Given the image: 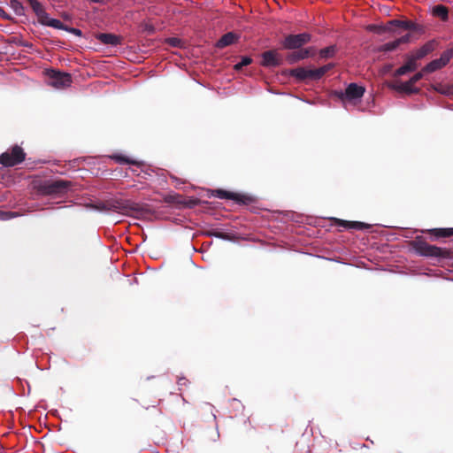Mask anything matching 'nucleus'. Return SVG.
I'll use <instances>...</instances> for the list:
<instances>
[{
  "label": "nucleus",
  "instance_id": "nucleus-12",
  "mask_svg": "<svg viewBox=\"0 0 453 453\" xmlns=\"http://www.w3.org/2000/svg\"><path fill=\"white\" fill-rule=\"evenodd\" d=\"M417 59L412 56H408L405 63L397 68L395 73V77H400L409 73L414 72L418 68Z\"/></svg>",
  "mask_w": 453,
  "mask_h": 453
},
{
  "label": "nucleus",
  "instance_id": "nucleus-17",
  "mask_svg": "<svg viewBox=\"0 0 453 453\" xmlns=\"http://www.w3.org/2000/svg\"><path fill=\"white\" fill-rule=\"evenodd\" d=\"M437 42L435 40H430L422 45L412 56L419 60L425 58L427 54L434 51L436 47Z\"/></svg>",
  "mask_w": 453,
  "mask_h": 453
},
{
  "label": "nucleus",
  "instance_id": "nucleus-28",
  "mask_svg": "<svg viewBox=\"0 0 453 453\" xmlns=\"http://www.w3.org/2000/svg\"><path fill=\"white\" fill-rule=\"evenodd\" d=\"M452 58H453V48H449L441 53L439 59L441 60V64L444 66H446L449 63V61Z\"/></svg>",
  "mask_w": 453,
  "mask_h": 453
},
{
  "label": "nucleus",
  "instance_id": "nucleus-8",
  "mask_svg": "<svg viewBox=\"0 0 453 453\" xmlns=\"http://www.w3.org/2000/svg\"><path fill=\"white\" fill-rule=\"evenodd\" d=\"M212 195L219 199H229L234 201L238 204L248 205L255 201L254 197L249 195L231 192L224 189H215Z\"/></svg>",
  "mask_w": 453,
  "mask_h": 453
},
{
  "label": "nucleus",
  "instance_id": "nucleus-34",
  "mask_svg": "<svg viewBox=\"0 0 453 453\" xmlns=\"http://www.w3.org/2000/svg\"><path fill=\"white\" fill-rule=\"evenodd\" d=\"M334 67V63H328V64L324 65L323 66L318 68L320 78H322L328 71H330Z\"/></svg>",
  "mask_w": 453,
  "mask_h": 453
},
{
  "label": "nucleus",
  "instance_id": "nucleus-35",
  "mask_svg": "<svg viewBox=\"0 0 453 453\" xmlns=\"http://www.w3.org/2000/svg\"><path fill=\"white\" fill-rule=\"evenodd\" d=\"M142 28L143 32L147 33L150 35H154L156 32L155 27L150 23H142Z\"/></svg>",
  "mask_w": 453,
  "mask_h": 453
},
{
  "label": "nucleus",
  "instance_id": "nucleus-16",
  "mask_svg": "<svg viewBox=\"0 0 453 453\" xmlns=\"http://www.w3.org/2000/svg\"><path fill=\"white\" fill-rule=\"evenodd\" d=\"M239 40V35L234 32H227L223 35L216 42L215 46L218 49H224L235 43Z\"/></svg>",
  "mask_w": 453,
  "mask_h": 453
},
{
  "label": "nucleus",
  "instance_id": "nucleus-44",
  "mask_svg": "<svg viewBox=\"0 0 453 453\" xmlns=\"http://www.w3.org/2000/svg\"><path fill=\"white\" fill-rule=\"evenodd\" d=\"M452 48H453V46H452Z\"/></svg>",
  "mask_w": 453,
  "mask_h": 453
},
{
  "label": "nucleus",
  "instance_id": "nucleus-11",
  "mask_svg": "<svg viewBox=\"0 0 453 453\" xmlns=\"http://www.w3.org/2000/svg\"><path fill=\"white\" fill-rule=\"evenodd\" d=\"M330 219L334 221V226L343 227L345 229L368 230L372 227V225L361 221H348L336 218H331Z\"/></svg>",
  "mask_w": 453,
  "mask_h": 453
},
{
  "label": "nucleus",
  "instance_id": "nucleus-32",
  "mask_svg": "<svg viewBox=\"0 0 453 453\" xmlns=\"http://www.w3.org/2000/svg\"><path fill=\"white\" fill-rule=\"evenodd\" d=\"M320 79L321 78H320V75H319L318 68H316V69H307L306 80L319 81Z\"/></svg>",
  "mask_w": 453,
  "mask_h": 453
},
{
  "label": "nucleus",
  "instance_id": "nucleus-1",
  "mask_svg": "<svg viewBox=\"0 0 453 453\" xmlns=\"http://www.w3.org/2000/svg\"><path fill=\"white\" fill-rule=\"evenodd\" d=\"M394 27H400L405 30L417 32L418 34H423L425 31L423 26L410 19H391L388 21L385 25L372 26L370 30L379 35H381L384 33H394Z\"/></svg>",
  "mask_w": 453,
  "mask_h": 453
},
{
  "label": "nucleus",
  "instance_id": "nucleus-25",
  "mask_svg": "<svg viewBox=\"0 0 453 453\" xmlns=\"http://www.w3.org/2000/svg\"><path fill=\"white\" fill-rule=\"evenodd\" d=\"M208 236H214L216 238L225 240V241H233L234 235L231 234L224 233L223 231L213 229L207 233Z\"/></svg>",
  "mask_w": 453,
  "mask_h": 453
},
{
  "label": "nucleus",
  "instance_id": "nucleus-26",
  "mask_svg": "<svg viewBox=\"0 0 453 453\" xmlns=\"http://www.w3.org/2000/svg\"><path fill=\"white\" fill-rule=\"evenodd\" d=\"M399 46H398L396 41L394 40L392 42H386V43H384L382 45H380L377 48V51L378 52H383V53L391 52V51L395 50Z\"/></svg>",
  "mask_w": 453,
  "mask_h": 453
},
{
  "label": "nucleus",
  "instance_id": "nucleus-38",
  "mask_svg": "<svg viewBox=\"0 0 453 453\" xmlns=\"http://www.w3.org/2000/svg\"><path fill=\"white\" fill-rule=\"evenodd\" d=\"M65 31L70 33V34H73L76 36H79V37H81L82 36V31L79 28H76V27H68L66 26V29H65Z\"/></svg>",
  "mask_w": 453,
  "mask_h": 453
},
{
  "label": "nucleus",
  "instance_id": "nucleus-4",
  "mask_svg": "<svg viewBox=\"0 0 453 453\" xmlns=\"http://www.w3.org/2000/svg\"><path fill=\"white\" fill-rule=\"evenodd\" d=\"M91 207L102 212H117L125 214L128 211V206L124 202L118 199H109L98 201L91 204Z\"/></svg>",
  "mask_w": 453,
  "mask_h": 453
},
{
  "label": "nucleus",
  "instance_id": "nucleus-7",
  "mask_svg": "<svg viewBox=\"0 0 453 453\" xmlns=\"http://www.w3.org/2000/svg\"><path fill=\"white\" fill-rule=\"evenodd\" d=\"M365 88L355 82L349 83L345 90H336L334 95L342 102L360 99L365 94Z\"/></svg>",
  "mask_w": 453,
  "mask_h": 453
},
{
  "label": "nucleus",
  "instance_id": "nucleus-42",
  "mask_svg": "<svg viewBox=\"0 0 453 453\" xmlns=\"http://www.w3.org/2000/svg\"><path fill=\"white\" fill-rule=\"evenodd\" d=\"M91 3L94 4H104L105 0H88Z\"/></svg>",
  "mask_w": 453,
  "mask_h": 453
},
{
  "label": "nucleus",
  "instance_id": "nucleus-40",
  "mask_svg": "<svg viewBox=\"0 0 453 453\" xmlns=\"http://www.w3.org/2000/svg\"><path fill=\"white\" fill-rule=\"evenodd\" d=\"M0 17L5 20L11 19V16L2 7H0Z\"/></svg>",
  "mask_w": 453,
  "mask_h": 453
},
{
  "label": "nucleus",
  "instance_id": "nucleus-14",
  "mask_svg": "<svg viewBox=\"0 0 453 453\" xmlns=\"http://www.w3.org/2000/svg\"><path fill=\"white\" fill-rule=\"evenodd\" d=\"M96 38L105 45L116 47L121 44V37L111 33H99L96 35Z\"/></svg>",
  "mask_w": 453,
  "mask_h": 453
},
{
  "label": "nucleus",
  "instance_id": "nucleus-5",
  "mask_svg": "<svg viewBox=\"0 0 453 453\" xmlns=\"http://www.w3.org/2000/svg\"><path fill=\"white\" fill-rule=\"evenodd\" d=\"M311 41V35L306 32L300 34H290L285 36L281 42L282 48L285 50H299L303 45L309 43Z\"/></svg>",
  "mask_w": 453,
  "mask_h": 453
},
{
  "label": "nucleus",
  "instance_id": "nucleus-41",
  "mask_svg": "<svg viewBox=\"0 0 453 453\" xmlns=\"http://www.w3.org/2000/svg\"><path fill=\"white\" fill-rule=\"evenodd\" d=\"M187 382H188V380L185 377H180L177 381V383L180 387L185 386L187 384Z\"/></svg>",
  "mask_w": 453,
  "mask_h": 453
},
{
  "label": "nucleus",
  "instance_id": "nucleus-21",
  "mask_svg": "<svg viewBox=\"0 0 453 453\" xmlns=\"http://www.w3.org/2000/svg\"><path fill=\"white\" fill-rule=\"evenodd\" d=\"M111 158L114 159L116 162L119 164H127L137 166V168H140L143 166V164L142 162H138L135 160H132L128 158L127 157L121 155V154H114L111 157Z\"/></svg>",
  "mask_w": 453,
  "mask_h": 453
},
{
  "label": "nucleus",
  "instance_id": "nucleus-10",
  "mask_svg": "<svg viewBox=\"0 0 453 453\" xmlns=\"http://www.w3.org/2000/svg\"><path fill=\"white\" fill-rule=\"evenodd\" d=\"M315 49L313 47H308L304 49H299L297 51L290 52L287 55L286 59L289 64H295L301 60L306 59L312 57Z\"/></svg>",
  "mask_w": 453,
  "mask_h": 453
},
{
  "label": "nucleus",
  "instance_id": "nucleus-15",
  "mask_svg": "<svg viewBox=\"0 0 453 453\" xmlns=\"http://www.w3.org/2000/svg\"><path fill=\"white\" fill-rule=\"evenodd\" d=\"M390 87L398 92L405 93L408 95L418 94L419 92V88L414 87V84L410 83V81L404 82L396 81L393 83Z\"/></svg>",
  "mask_w": 453,
  "mask_h": 453
},
{
  "label": "nucleus",
  "instance_id": "nucleus-39",
  "mask_svg": "<svg viewBox=\"0 0 453 453\" xmlns=\"http://www.w3.org/2000/svg\"><path fill=\"white\" fill-rule=\"evenodd\" d=\"M80 161H81L80 158H76V159H73V160L70 161L69 162L70 168L75 169V168L79 167Z\"/></svg>",
  "mask_w": 453,
  "mask_h": 453
},
{
  "label": "nucleus",
  "instance_id": "nucleus-33",
  "mask_svg": "<svg viewBox=\"0 0 453 453\" xmlns=\"http://www.w3.org/2000/svg\"><path fill=\"white\" fill-rule=\"evenodd\" d=\"M167 44L175 48H181L183 46V42L180 38L177 37H169L166 39Z\"/></svg>",
  "mask_w": 453,
  "mask_h": 453
},
{
  "label": "nucleus",
  "instance_id": "nucleus-23",
  "mask_svg": "<svg viewBox=\"0 0 453 453\" xmlns=\"http://www.w3.org/2000/svg\"><path fill=\"white\" fill-rule=\"evenodd\" d=\"M444 65L441 64L439 58L434 59L423 67V72L427 73H434L437 70L441 69Z\"/></svg>",
  "mask_w": 453,
  "mask_h": 453
},
{
  "label": "nucleus",
  "instance_id": "nucleus-31",
  "mask_svg": "<svg viewBox=\"0 0 453 453\" xmlns=\"http://www.w3.org/2000/svg\"><path fill=\"white\" fill-rule=\"evenodd\" d=\"M19 216L18 212L0 210V220H9Z\"/></svg>",
  "mask_w": 453,
  "mask_h": 453
},
{
  "label": "nucleus",
  "instance_id": "nucleus-27",
  "mask_svg": "<svg viewBox=\"0 0 453 453\" xmlns=\"http://www.w3.org/2000/svg\"><path fill=\"white\" fill-rule=\"evenodd\" d=\"M9 5L17 15L22 16L25 14V8L19 0H10Z\"/></svg>",
  "mask_w": 453,
  "mask_h": 453
},
{
  "label": "nucleus",
  "instance_id": "nucleus-30",
  "mask_svg": "<svg viewBox=\"0 0 453 453\" xmlns=\"http://www.w3.org/2000/svg\"><path fill=\"white\" fill-rule=\"evenodd\" d=\"M433 232L435 233L436 237L453 236V227L452 228H437V229H434Z\"/></svg>",
  "mask_w": 453,
  "mask_h": 453
},
{
  "label": "nucleus",
  "instance_id": "nucleus-37",
  "mask_svg": "<svg viewBox=\"0 0 453 453\" xmlns=\"http://www.w3.org/2000/svg\"><path fill=\"white\" fill-rule=\"evenodd\" d=\"M411 35L406 34V35L395 39V41H396L398 46H400L401 44L408 43L411 41Z\"/></svg>",
  "mask_w": 453,
  "mask_h": 453
},
{
  "label": "nucleus",
  "instance_id": "nucleus-36",
  "mask_svg": "<svg viewBox=\"0 0 453 453\" xmlns=\"http://www.w3.org/2000/svg\"><path fill=\"white\" fill-rule=\"evenodd\" d=\"M425 73H427L426 72H423V69L420 71V72H418L416 73L409 81H410V83H412V84H415L417 83L418 81H420L423 77H424V74Z\"/></svg>",
  "mask_w": 453,
  "mask_h": 453
},
{
  "label": "nucleus",
  "instance_id": "nucleus-20",
  "mask_svg": "<svg viewBox=\"0 0 453 453\" xmlns=\"http://www.w3.org/2000/svg\"><path fill=\"white\" fill-rule=\"evenodd\" d=\"M286 73L294 77L298 81H306L307 68L297 67V68H294V69H289V70L286 71Z\"/></svg>",
  "mask_w": 453,
  "mask_h": 453
},
{
  "label": "nucleus",
  "instance_id": "nucleus-18",
  "mask_svg": "<svg viewBox=\"0 0 453 453\" xmlns=\"http://www.w3.org/2000/svg\"><path fill=\"white\" fill-rule=\"evenodd\" d=\"M27 2L38 18H48V13L45 12L42 4L39 1L27 0Z\"/></svg>",
  "mask_w": 453,
  "mask_h": 453
},
{
  "label": "nucleus",
  "instance_id": "nucleus-22",
  "mask_svg": "<svg viewBox=\"0 0 453 453\" xmlns=\"http://www.w3.org/2000/svg\"><path fill=\"white\" fill-rule=\"evenodd\" d=\"M338 48L335 44L325 47L319 51V55L323 59L332 58L335 56Z\"/></svg>",
  "mask_w": 453,
  "mask_h": 453
},
{
  "label": "nucleus",
  "instance_id": "nucleus-9",
  "mask_svg": "<svg viewBox=\"0 0 453 453\" xmlns=\"http://www.w3.org/2000/svg\"><path fill=\"white\" fill-rule=\"evenodd\" d=\"M49 83L50 86L57 88H64L69 87L72 83V77L70 73H62L56 70H49Z\"/></svg>",
  "mask_w": 453,
  "mask_h": 453
},
{
  "label": "nucleus",
  "instance_id": "nucleus-3",
  "mask_svg": "<svg viewBox=\"0 0 453 453\" xmlns=\"http://www.w3.org/2000/svg\"><path fill=\"white\" fill-rule=\"evenodd\" d=\"M415 251L422 257H447L449 252L447 250L431 245L426 242L418 239L413 242Z\"/></svg>",
  "mask_w": 453,
  "mask_h": 453
},
{
  "label": "nucleus",
  "instance_id": "nucleus-13",
  "mask_svg": "<svg viewBox=\"0 0 453 453\" xmlns=\"http://www.w3.org/2000/svg\"><path fill=\"white\" fill-rule=\"evenodd\" d=\"M262 65L265 67H276L282 64L281 59L274 50H266L262 54Z\"/></svg>",
  "mask_w": 453,
  "mask_h": 453
},
{
  "label": "nucleus",
  "instance_id": "nucleus-29",
  "mask_svg": "<svg viewBox=\"0 0 453 453\" xmlns=\"http://www.w3.org/2000/svg\"><path fill=\"white\" fill-rule=\"evenodd\" d=\"M252 63V58L249 56H242L241 60L234 65V69L236 71L242 70L243 67L250 65Z\"/></svg>",
  "mask_w": 453,
  "mask_h": 453
},
{
  "label": "nucleus",
  "instance_id": "nucleus-19",
  "mask_svg": "<svg viewBox=\"0 0 453 453\" xmlns=\"http://www.w3.org/2000/svg\"><path fill=\"white\" fill-rule=\"evenodd\" d=\"M432 14L443 21H447L449 19V10L442 4L434 5L432 9Z\"/></svg>",
  "mask_w": 453,
  "mask_h": 453
},
{
  "label": "nucleus",
  "instance_id": "nucleus-24",
  "mask_svg": "<svg viewBox=\"0 0 453 453\" xmlns=\"http://www.w3.org/2000/svg\"><path fill=\"white\" fill-rule=\"evenodd\" d=\"M45 19L47 20L42 21L44 25L60 30L66 29V25H65L61 20L58 19L50 18L49 16L48 18Z\"/></svg>",
  "mask_w": 453,
  "mask_h": 453
},
{
  "label": "nucleus",
  "instance_id": "nucleus-2",
  "mask_svg": "<svg viewBox=\"0 0 453 453\" xmlns=\"http://www.w3.org/2000/svg\"><path fill=\"white\" fill-rule=\"evenodd\" d=\"M71 181L65 180H44L39 187L38 191L41 195L50 197H59L65 195L70 188Z\"/></svg>",
  "mask_w": 453,
  "mask_h": 453
},
{
  "label": "nucleus",
  "instance_id": "nucleus-6",
  "mask_svg": "<svg viewBox=\"0 0 453 453\" xmlns=\"http://www.w3.org/2000/svg\"><path fill=\"white\" fill-rule=\"evenodd\" d=\"M25 152L19 145L12 147L11 150H7L0 155V164L6 167H12L20 164L25 159Z\"/></svg>",
  "mask_w": 453,
  "mask_h": 453
},
{
  "label": "nucleus",
  "instance_id": "nucleus-43",
  "mask_svg": "<svg viewBox=\"0 0 453 453\" xmlns=\"http://www.w3.org/2000/svg\"><path fill=\"white\" fill-rule=\"evenodd\" d=\"M25 47L32 46L31 44H24Z\"/></svg>",
  "mask_w": 453,
  "mask_h": 453
}]
</instances>
